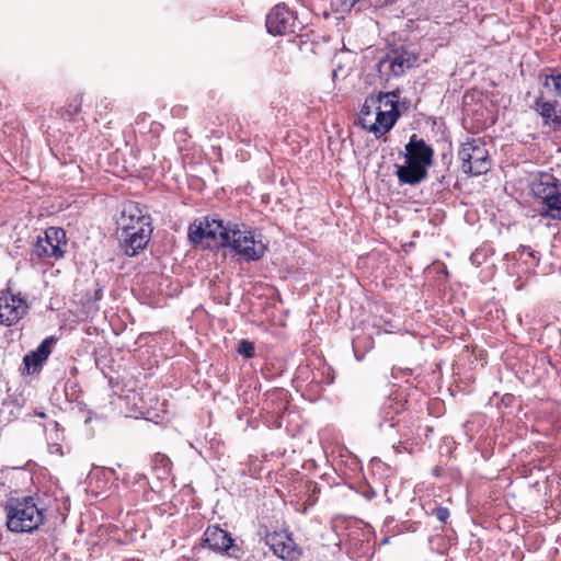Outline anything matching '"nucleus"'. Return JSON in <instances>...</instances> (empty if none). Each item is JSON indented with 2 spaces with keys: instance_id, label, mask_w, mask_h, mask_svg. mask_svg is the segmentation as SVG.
I'll list each match as a JSON object with an SVG mask.
<instances>
[{
  "instance_id": "1",
  "label": "nucleus",
  "mask_w": 561,
  "mask_h": 561,
  "mask_svg": "<svg viewBox=\"0 0 561 561\" xmlns=\"http://www.w3.org/2000/svg\"><path fill=\"white\" fill-rule=\"evenodd\" d=\"M188 239L192 243L207 249L230 247L245 261L260 260L266 251V245L255 238L253 231L224 226L221 220L208 217L190 225Z\"/></svg>"
},
{
  "instance_id": "2",
  "label": "nucleus",
  "mask_w": 561,
  "mask_h": 561,
  "mask_svg": "<svg viewBox=\"0 0 561 561\" xmlns=\"http://www.w3.org/2000/svg\"><path fill=\"white\" fill-rule=\"evenodd\" d=\"M117 224L121 245L127 255L134 256L147 247L152 233L151 218L140 207L126 205Z\"/></svg>"
},
{
  "instance_id": "3",
  "label": "nucleus",
  "mask_w": 561,
  "mask_h": 561,
  "mask_svg": "<svg viewBox=\"0 0 561 561\" xmlns=\"http://www.w3.org/2000/svg\"><path fill=\"white\" fill-rule=\"evenodd\" d=\"M405 163L396 165V175L401 184L416 185L427 178V169L433 163L434 150L415 134L404 147Z\"/></svg>"
},
{
  "instance_id": "4",
  "label": "nucleus",
  "mask_w": 561,
  "mask_h": 561,
  "mask_svg": "<svg viewBox=\"0 0 561 561\" xmlns=\"http://www.w3.org/2000/svg\"><path fill=\"white\" fill-rule=\"evenodd\" d=\"M3 508L7 528L12 533H32L44 522V513L31 495L11 496Z\"/></svg>"
},
{
  "instance_id": "5",
  "label": "nucleus",
  "mask_w": 561,
  "mask_h": 561,
  "mask_svg": "<svg viewBox=\"0 0 561 561\" xmlns=\"http://www.w3.org/2000/svg\"><path fill=\"white\" fill-rule=\"evenodd\" d=\"M67 245L66 232L58 227H49L44 237H38L32 251V260H59L65 255Z\"/></svg>"
},
{
  "instance_id": "6",
  "label": "nucleus",
  "mask_w": 561,
  "mask_h": 561,
  "mask_svg": "<svg viewBox=\"0 0 561 561\" xmlns=\"http://www.w3.org/2000/svg\"><path fill=\"white\" fill-rule=\"evenodd\" d=\"M419 55L409 46L390 49L378 62V71L383 76L401 77L417 65Z\"/></svg>"
},
{
  "instance_id": "7",
  "label": "nucleus",
  "mask_w": 561,
  "mask_h": 561,
  "mask_svg": "<svg viewBox=\"0 0 561 561\" xmlns=\"http://www.w3.org/2000/svg\"><path fill=\"white\" fill-rule=\"evenodd\" d=\"M461 160V170L472 175L486 173L491 168L488 151L483 146L466 142L458 152Z\"/></svg>"
},
{
  "instance_id": "8",
  "label": "nucleus",
  "mask_w": 561,
  "mask_h": 561,
  "mask_svg": "<svg viewBox=\"0 0 561 561\" xmlns=\"http://www.w3.org/2000/svg\"><path fill=\"white\" fill-rule=\"evenodd\" d=\"M26 301L20 296L10 293L0 295V323L12 325L16 323L27 311Z\"/></svg>"
},
{
  "instance_id": "9",
  "label": "nucleus",
  "mask_w": 561,
  "mask_h": 561,
  "mask_svg": "<svg viewBox=\"0 0 561 561\" xmlns=\"http://www.w3.org/2000/svg\"><path fill=\"white\" fill-rule=\"evenodd\" d=\"M295 16L283 3L275 5L266 16L267 32L273 35H285L294 32Z\"/></svg>"
},
{
  "instance_id": "10",
  "label": "nucleus",
  "mask_w": 561,
  "mask_h": 561,
  "mask_svg": "<svg viewBox=\"0 0 561 561\" xmlns=\"http://www.w3.org/2000/svg\"><path fill=\"white\" fill-rule=\"evenodd\" d=\"M266 545L274 554L284 560H296L300 556L295 541L287 533H272L265 537Z\"/></svg>"
},
{
  "instance_id": "11",
  "label": "nucleus",
  "mask_w": 561,
  "mask_h": 561,
  "mask_svg": "<svg viewBox=\"0 0 561 561\" xmlns=\"http://www.w3.org/2000/svg\"><path fill=\"white\" fill-rule=\"evenodd\" d=\"M55 342L56 340L53 336L46 337L42 341L35 351H32L24 356V370L27 374H34L38 371L44 362L50 355L51 347Z\"/></svg>"
},
{
  "instance_id": "12",
  "label": "nucleus",
  "mask_w": 561,
  "mask_h": 561,
  "mask_svg": "<svg viewBox=\"0 0 561 561\" xmlns=\"http://www.w3.org/2000/svg\"><path fill=\"white\" fill-rule=\"evenodd\" d=\"M203 540L211 550L218 552H227L233 543L231 536L218 526H208Z\"/></svg>"
},
{
  "instance_id": "13",
  "label": "nucleus",
  "mask_w": 561,
  "mask_h": 561,
  "mask_svg": "<svg viewBox=\"0 0 561 561\" xmlns=\"http://www.w3.org/2000/svg\"><path fill=\"white\" fill-rule=\"evenodd\" d=\"M403 409V404L393 398H387L379 409V428L390 427L392 428L397 423V415Z\"/></svg>"
},
{
  "instance_id": "14",
  "label": "nucleus",
  "mask_w": 561,
  "mask_h": 561,
  "mask_svg": "<svg viewBox=\"0 0 561 561\" xmlns=\"http://www.w3.org/2000/svg\"><path fill=\"white\" fill-rule=\"evenodd\" d=\"M399 116L400 113H391L388 110L385 112L376 111L375 122L368 126V130L376 137L383 136L393 127Z\"/></svg>"
},
{
  "instance_id": "15",
  "label": "nucleus",
  "mask_w": 561,
  "mask_h": 561,
  "mask_svg": "<svg viewBox=\"0 0 561 561\" xmlns=\"http://www.w3.org/2000/svg\"><path fill=\"white\" fill-rule=\"evenodd\" d=\"M557 101H546L541 95L534 103V110L543 118L546 124H561V116L557 115Z\"/></svg>"
},
{
  "instance_id": "16",
  "label": "nucleus",
  "mask_w": 561,
  "mask_h": 561,
  "mask_svg": "<svg viewBox=\"0 0 561 561\" xmlns=\"http://www.w3.org/2000/svg\"><path fill=\"white\" fill-rule=\"evenodd\" d=\"M557 180L550 174H542L538 181L533 183V192L536 197L546 201L547 197L556 192Z\"/></svg>"
},
{
  "instance_id": "17",
  "label": "nucleus",
  "mask_w": 561,
  "mask_h": 561,
  "mask_svg": "<svg viewBox=\"0 0 561 561\" xmlns=\"http://www.w3.org/2000/svg\"><path fill=\"white\" fill-rule=\"evenodd\" d=\"M374 99L376 100V111L385 112L386 110H388L391 111V113H399V90L391 92H380L377 96H374Z\"/></svg>"
},
{
  "instance_id": "18",
  "label": "nucleus",
  "mask_w": 561,
  "mask_h": 561,
  "mask_svg": "<svg viewBox=\"0 0 561 561\" xmlns=\"http://www.w3.org/2000/svg\"><path fill=\"white\" fill-rule=\"evenodd\" d=\"M546 206V215L551 217L552 219L560 220L561 219V193L558 187L556 192L550 194L546 201H543Z\"/></svg>"
},
{
  "instance_id": "19",
  "label": "nucleus",
  "mask_w": 561,
  "mask_h": 561,
  "mask_svg": "<svg viewBox=\"0 0 561 561\" xmlns=\"http://www.w3.org/2000/svg\"><path fill=\"white\" fill-rule=\"evenodd\" d=\"M542 84L546 88L552 85L556 95L561 99V73L546 76Z\"/></svg>"
},
{
  "instance_id": "20",
  "label": "nucleus",
  "mask_w": 561,
  "mask_h": 561,
  "mask_svg": "<svg viewBox=\"0 0 561 561\" xmlns=\"http://www.w3.org/2000/svg\"><path fill=\"white\" fill-rule=\"evenodd\" d=\"M374 107H376V100L374 99V96H370V98H367L365 100V103L360 110V116H362V119H363V126L368 128V121H367V117L370 116L373 114V110Z\"/></svg>"
},
{
  "instance_id": "21",
  "label": "nucleus",
  "mask_w": 561,
  "mask_h": 561,
  "mask_svg": "<svg viewBox=\"0 0 561 561\" xmlns=\"http://www.w3.org/2000/svg\"><path fill=\"white\" fill-rule=\"evenodd\" d=\"M238 353L245 358H252L255 354L254 344L248 340H242L239 343Z\"/></svg>"
},
{
  "instance_id": "22",
  "label": "nucleus",
  "mask_w": 561,
  "mask_h": 561,
  "mask_svg": "<svg viewBox=\"0 0 561 561\" xmlns=\"http://www.w3.org/2000/svg\"><path fill=\"white\" fill-rule=\"evenodd\" d=\"M357 2V0H337L335 10L341 13H348Z\"/></svg>"
},
{
  "instance_id": "23",
  "label": "nucleus",
  "mask_w": 561,
  "mask_h": 561,
  "mask_svg": "<svg viewBox=\"0 0 561 561\" xmlns=\"http://www.w3.org/2000/svg\"><path fill=\"white\" fill-rule=\"evenodd\" d=\"M81 110V101L79 99H75L72 102H70L66 110H65V113L69 116V117H72L73 115L78 114Z\"/></svg>"
},
{
  "instance_id": "24",
  "label": "nucleus",
  "mask_w": 561,
  "mask_h": 561,
  "mask_svg": "<svg viewBox=\"0 0 561 561\" xmlns=\"http://www.w3.org/2000/svg\"><path fill=\"white\" fill-rule=\"evenodd\" d=\"M434 514L440 523H446L449 518V510L447 507H436Z\"/></svg>"
},
{
  "instance_id": "25",
  "label": "nucleus",
  "mask_w": 561,
  "mask_h": 561,
  "mask_svg": "<svg viewBox=\"0 0 561 561\" xmlns=\"http://www.w3.org/2000/svg\"><path fill=\"white\" fill-rule=\"evenodd\" d=\"M337 72L336 70H333V77H336Z\"/></svg>"
}]
</instances>
